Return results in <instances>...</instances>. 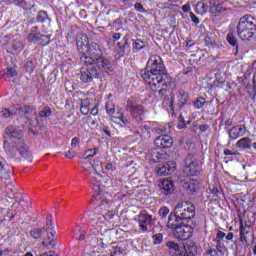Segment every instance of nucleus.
Segmentation results:
<instances>
[{"instance_id":"obj_1","label":"nucleus","mask_w":256,"mask_h":256,"mask_svg":"<svg viewBox=\"0 0 256 256\" xmlns=\"http://www.w3.org/2000/svg\"><path fill=\"white\" fill-rule=\"evenodd\" d=\"M140 75L153 91L169 87L173 83V78L165 70L163 59L158 55L149 58L146 68L141 70Z\"/></svg>"},{"instance_id":"obj_2","label":"nucleus","mask_w":256,"mask_h":256,"mask_svg":"<svg viewBox=\"0 0 256 256\" xmlns=\"http://www.w3.org/2000/svg\"><path fill=\"white\" fill-rule=\"evenodd\" d=\"M4 151L8 159H15V161H21L17 158V152L26 161H33V154L27 149L25 140L23 139V131L17 126H8L4 136Z\"/></svg>"},{"instance_id":"obj_3","label":"nucleus","mask_w":256,"mask_h":256,"mask_svg":"<svg viewBox=\"0 0 256 256\" xmlns=\"http://www.w3.org/2000/svg\"><path fill=\"white\" fill-rule=\"evenodd\" d=\"M80 63L86 67L94 65L98 69H102L104 73L113 71L111 61L103 56L101 46L97 43H91L86 47V51L80 56Z\"/></svg>"},{"instance_id":"obj_4","label":"nucleus","mask_w":256,"mask_h":256,"mask_svg":"<svg viewBox=\"0 0 256 256\" xmlns=\"http://www.w3.org/2000/svg\"><path fill=\"white\" fill-rule=\"evenodd\" d=\"M14 115H26V119L30 127H37L39 125V119L37 118V110L35 106L16 104L10 107V109L4 108L0 112L2 119H10Z\"/></svg>"},{"instance_id":"obj_5","label":"nucleus","mask_w":256,"mask_h":256,"mask_svg":"<svg viewBox=\"0 0 256 256\" xmlns=\"http://www.w3.org/2000/svg\"><path fill=\"white\" fill-rule=\"evenodd\" d=\"M111 205H113V202H109L107 199H102L100 202V205L94 208L92 212L89 213V223H90V231L94 233V235H97L100 233V235H103V233H109V230L107 229V224L104 221L103 216L101 213H103V207H108V209L111 208Z\"/></svg>"},{"instance_id":"obj_6","label":"nucleus","mask_w":256,"mask_h":256,"mask_svg":"<svg viewBox=\"0 0 256 256\" xmlns=\"http://www.w3.org/2000/svg\"><path fill=\"white\" fill-rule=\"evenodd\" d=\"M237 33L242 41H251L256 37V19L253 16L245 15L240 18L237 25Z\"/></svg>"},{"instance_id":"obj_7","label":"nucleus","mask_w":256,"mask_h":256,"mask_svg":"<svg viewBox=\"0 0 256 256\" xmlns=\"http://www.w3.org/2000/svg\"><path fill=\"white\" fill-rule=\"evenodd\" d=\"M166 247L168 249H171L172 251H175L174 256H195L197 255V246L193 243H190L187 245V247L181 248L177 243L173 241H168L166 243Z\"/></svg>"},{"instance_id":"obj_8","label":"nucleus","mask_w":256,"mask_h":256,"mask_svg":"<svg viewBox=\"0 0 256 256\" xmlns=\"http://www.w3.org/2000/svg\"><path fill=\"white\" fill-rule=\"evenodd\" d=\"M174 211L177 217H180L182 221H191L195 217V206L187 204V202L178 203Z\"/></svg>"},{"instance_id":"obj_9","label":"nucleus","mask_w":256,"mask_h":256,"mask_svg":"<svg viewBox=\"0 0 256 256\" xmlns=\"http://www.w3.org/2000/svg\"><path fill=\"white\" fill-rule=\"evenodd\" d=\"M91 69L81 68L78 77L82 83H93V79H99L103 69L98 68L97 66L90 65Z\"/></svg>"},{"instance_id":"obj_10","label":"nucleus","mask_w":256,"mask_h":256,"mask_svg":"<svg viewBox=\"0 0 256 256\" xmlns=\"http://www.w3.org/2000/svg\"><path fill=\"white\" fill-rule=\"evenodd\" d=\"M183 171L186 175H188V177H195L199 175V162H197V159H195V156L193 154H189L186 156L184 160Z\"/></svg>"},{"instance_id":"obj_11","label":"nucleus","mask_w":256,"mask_h":256,"mask_svg":"<svg viewBox=\"0 0 256 256\" xmlns=\"http://www.w3.org/2000/svg\"><path fill=\"white\" fill-rule=\"evenodd\" d=\"M134 220L138 223L141 231H149V225H153V216L145 211L140 212Z\"/></svg>"},{"instance_id":"obj_12","label":"nucleus","mask_w":256,"mask_h":256,"mask_svg":"<svg viewBox=\"0 0 256 256\" xmlns=\"http://www.w3.org/2000/svg\"><path fill=\"white\" fill-rule=\"evenodd\" d=\"M193 235V228L189 225H179L174 230V236L176 239H180L181 241H186V239H189Z\"/></svg>"},{"instance_id":"obj_13","label":"nucleus","mask_w":256,"mask_h":256,"mask_svg":"<svg viewBox=\"0 0 256 256\" xmlns=\"http://www.w3.org/2000/svg\"><path fill=\"white\" fill-rule=\"evenodd\" d=\"M177 168V164L174 161L165 162L163 164H159L156 167V173L159 177H163L165 175H171Z\"/></svg>"},{"instance_id":"obj_14","label":"nucleus","mask_w":256,"mask_h":256,"mask_svg":"<svg viewBox=\"0 0 256 256\" xmlns=\"http://www.w3.org/2000/svg\"><path fill=\"white\" fill-rule=\"evenodd\" d=\"M210 15L212 17H219V15L225 13V11H229L227 8V2H213L210 1Z\"/></svg>"},{"instance_id":"obj_15","label":"nucleus","mask_w":256,"mask_h":256,"mask_svg":"<svg viewBox=\"0 0 256 256\" xmlns=\"http://www.w3.org/2000/svg\"><path fill=\"white\" fill-rule=\"evenodd\" d=\"M90 183L91 185H93V197L94 199H96V201H103V199H107L105 197V194L103 193V191L101 190V183L99 181H97V177L95 176H90Z\"/></svg>"},{"instance_id":"obj_16","label":"nucleus","mask_w":256,"mask_h":256,"mask_svg":"<svg viewBox=\"0 0 256 256\" xmlns=\"http://www.w3.org/2000/svg\"><path fill=\"white\" fill-rule=\"evenodd\" d=\"M228 135H229L230 141H235L239 139V137H245V135H247V127H245V125L233 126L229 130Z\"/></svg>"},{"instance_id":"obj_17","label":"nucleus","mask_w":256,"mask_h":256,"mask_svg":"<svg viewBox=\"0 0 256 256\" xmlns=\"http://www.w3.org/2000/svg\"><path fill=\"white\" fill-rule=\"evenodd\" d=\"M154 144L158 149H170L173 147V138L167 134L161 135L154 140Z\"/></svg>"},{"instance_id":"obj_18","label":"nucleus","mask_w":256,"mask_h":256,"mask_svg":"<svg viewBox=\"0 0 256 256\" xmlns=\"http://www.w3.org/2000/svg\"><path fill=\"white\" fill-rule=\"evenodd\" d=\"M112 123H116V125H120V127H127L129 124V119L125 116V112H123V108H118L117 112L110 117Z\"/></svg>"},{"instance_id":"obj_19","label":"nucleus","mask_w":256,"mask_h":256,"mask_svg":"<svg viewBox=\"0 0 256 256\" xmlns=\"http://www.w3.org/2000/svg\"><path fill=\"white\" fill-rule=\"evenodd\" d=\"M0 179H4L5 181L11 179V167L7 165L5 159L0 156Z\"/></svg>"},{"instance_id":"obj_20","label":"nucleus","mask_w":256,"mask_h":256,"mask_svg":"<svg viewBox=\"0 0 256 256\" xmlns=\"http://www.w3.org/2000/svg\"><path fill=\"white\" fill-rule=\"evenodd\" d=\"M160 191L163 195H171L173 191H175V186L173 185V181L169 179H164L159 184Z\"/></svg>"},{"instance_id":"obj_21","label":"nucleus","mask_w":256,"mask_h":256,"mask_svg":"<svg viewBox=\"0 0 256 256\" xmlns=\"http://www.w3.org/2000/svg\"><path fill=\"white\" fill-rule=\"evenodd\" d=\"M127 109H129L132 117L135 119H139L143 115V107L133 104V100L131 99L127 101Z\"/></svg>"},{"instance_id":"obj_22","label":"nucleus","mask_w":256,"mask_h":256,"mask_svg":"<svg viewBox=\"0 0 256 256\" xmlns=\"http://www.w3.org/2000/svg\"><path fill=\"white\" fill-rule=\"evenodd\" d=\"M106 201H109L112 203V205L109 207L105 206L102 208V213L99 214V217H104V221H111L113 217H115V212H113V207H115V203L109 199L106 198Z\"/></svg>"},{"instance_id":"obj_23","label":"nucleus","mask_w":256,"mask_h":256,"mask_svg":"<svg viewBox=\"0 0 256 256\" xmlns=\"http://www.w3.org/2000/svg\"><path fill=\"white\" fill-rule=\"evenodd\" d=\"M181 218L177 216V213H170L168 216V222H167V227L168 229H174V231L177 229V227L181 226Z\"/></svg>"},{"instance_id":"obj_24","label":"nucleus","mask_w":256,"mask_h":256,"mask_svg":"<svg viewBox=\"0 0 256 256\" xmlns=\"http://www.w3.org/2000/svg\"><path fill=\"white\" fill-rule=\"evenodd\" d=\"M189 103V92L185 90H179L177 94V105L179 109H183V106Z\"/></svg>"},{"instance_id":"obj_25","label":"nucleus","mask_w":256,"mask_h":256,"mask_svg":"<svg viewBox=\"0 0 256 256\" xmlns=\"http://www.w3.org/2000/svg\"><path fill=\"white\" fill-rule=\"evenodd\" d=\"M88 45H89V38L83 33H78L76 36V46L78 51H81L83 47L87 49Z\"/></svg>"},{"instance_id":"obj_26","label":"nucleus","mask_w":256,"mask_h":256,"mask_svg":"<svg viewBox=\"0 0 256 256\" xmlns=\"http://www.w3.org/2000/svg\"><path fill=\"white\" fill-rule=\"evenodd\" d=\"M41 32H39V27L34 26L31 28L30 33L27 36L28 43H35L38 41Z\"/></svg>"},{"instance_id":"obj_27","label":"nucleus","mask_w":256,"mask_h":256,"mask_svg":"<svg viewBox=\"0 0 256 256\" xmlns=\"http://www.w3.org/2000/svg\"><path fill=\"white\" fill-rule=\"evenodd\" d=\"M15 5L18 7H22L25 11H28L29 9H33L35 7V2L33 0H13Z\"/></svg>"},{"instance_id":"obj_28","label":"nucleus","mask_w":256,"mask_h":256,"mask_svg":"<svg viewBox=\"0 0 256 256\" xmlns=\"http://www.w3.org/2000/svg\"><path fill=\"white\" fill-rule=\"evenodd\" d=\"M253 140L249 137H243L237 141L236 147L239 149H251V143Z\"/></svg>"},{"instance_id":"obj_29","label":"nucleus","mask_w":256,"mask_h":256,"mask_svg":"<svg viewBox=\"0 0 256 256\" xmlns=\"http://www.w3.org/2000/svg\"><path fill=\"white\" fill-rule=\"evenodd\" d=\"M49 43H51V35H45L40 33L36 45H38L39 47H47Z\"/></svg>"},{"instance_id":"obj_30","label":"nucleus","mask_w":256,"mask_h":256,"mask_svg":"<svg viewBox=\"0 0 256 256\" xmlns=\"http://www.w3.org/2000/svg\"><path fill=\"white\" fill-rule=\"evenodd\" d=\"M17 76V70L15 68H7L3 72H0V79H13Z\"/></svg>"},{"instance_id":"obj_31","label":"nucleus","mask_w":256,"mask_h":256,"mask_svg":"<svg viewBox=\"0 0 256 256\" xmlns=\"http://www.w3.org/2000/svg\"><path fill=\"white\" fill-rule=\"evenodd\" d=\"M226 41L231 45L232 47L235 48V55L239 53V45L237 44V37L233 33H228L226 37Z\"/></svg>"},{"instance_id":"obj_32","label":"nucleus","mask_w":256,"mask_h":256,"mask_svg":"<svg viewBox=\"0 0 256 256\" xmlns=\"http://www.w3.org/2000/svg\"><path fill=\"white\" fill-rule=\"evenodd\" d=\"M73 233H74L73 237L77 241L85 240L86 232H85V230H83V228H81V226H76L75 229L73 230Z\"/></svg>"},{"instance_id":"obj_33","label":"nucleus","mask_w":256,"mask_h":256,"mask_svg":"<svg viewBox=\"0 0 256 256\" xmlns=\"http://www.w3.org/2000/svg\"><path fill=\"white\" fill-rule=\"evenodd\" d=\"M148 157L153 161V163H159V161H163L165 156L157 150H151Z\"/></svg>"},{"instance_id":"obj_34","label":"nucleus","mask_w":256,"mask_h":256,"mask_svg":"<svg viewBox=\"0 0 256 256\" xmlns=\"http://www.w3.org/2000/svg\"><path fill=\"white\" fill-rule=\"evenodd\" d=\"M46 227L47 229H45L46 231H50V235H52V237H55V227L53 226V215L48 214L47 215V219H46Z\"/></svg>"},{"instance_id":"obj_35","label":"nucleus","mask_w":256,"mask_h":256,"mask_svg":"<svg viewBox=\"0 0 256 256\" xmlns=\"http://www.w3.org/2000/svg\"><path fill=\"white\" fill-rule=\"evenodd\" d=\"M195 11L198 15H205L207 11H209V5L203 2H198L195 6Z\"/></svg>"},{"instance_id":"obj_36","label":"nucleus","mask_w":256,"mask_h":256,"mask_svg":"<svg viewBox=\"0 0 256 256\" xmlns=\"http://www.w3.org/2000/svg\"><path fill=\"white\" fill-rule=\"evenodd\" d=\"M43 247H51L52 249L57 246V239H55V236H48L42 241Z\"/></svg>"},{"instance_id":"obj_37","label":"nucleus","mask_w":256,"mask_h":256,"mask_svg":"<svg viewBox=\"0 0 256 256\" xmlns=\"http://www.w3.org/2000/svg\"><path fill=\"white\" fill-rule=\"evenodd\" d=\"M200 187H201V184H199V181L197 180H190L187 183V189L190 190L191 193H197Z\"/></svg>"},{"instance_id":"obj_38","label":"nucleus","mask_w":256,"mask_h":256,"mask_svg":"<svg viewBox=\"0 0 256 256\" xmlns=\"http://www.w3.org/2000/svg\"><path fill=\"white\" fill-rule=\"evenodd\" d=\"M36 19L38 23H45L46 21L51 22V18H49V14H47V11L45 10H40Z\"/></svg>"},{"instance_id":"obj_39","label":"nucleus","mask_w":256,"mask_h":256,"mask_svg":"<svg viewBox=\"0 0 256 256\" xmlns=\"http://www.w3.org/2000/svg\"><path fill=\"white\" fill-rule=\"evenodd\" d=\"M106 113L110 117H113L115 115V104L111 100H107L106 105H105Z\"/></svg>"},{"instance_id":"obj_40","label":"nucleus","mask_w":256,"mask_h":256,"mask_svg":"<svg viewBox=\"0 0 256 256\" xmlns=\"http://www.w3.org/2000/svg\"><path fill=\"white\" fill-rule=\"evenodd\" d=\"M45 231V227L34 228L30 231V235L31 237H33V239H40V237L43 235V233H45Z\"/></svg>"},{"instance_id":"obj_41","label":"nucleus","mask_w":256,"mask_h":256,"mask_svg":"<svg viewBox=\"0 0 256 256\" xmlns=\"http://www.w3.org/2000/svg\"><path fill=\"white\" fill-rule=\"evenodd\" d=\"M12 47H13L14 51L19 53V52L23 51V49L25 48V44H23V41L16 39L12 42Z\"/></svg>"},{"instance_id":"obj_42","label":"nucleus","mask_w":256,"mask_h":256,"mask_svg":"<svg viewBox=\"0 0 256 256\" xmlns=\"http://www.w3.org/2000/svg\"><path fill=\"white\" fill-rule=\"evenodd\" d=\"M147 45V42L141 40V39H136L134 40L133 43V49H136V51H141Z\"/></svg>"},{"instance_id":"obj_43","label":"nucleus","mask_w":256,"mask_h":256,"mask_svg":"<svg viewBox=\"0 0 256 256\" xmlns=\"http://www.w3.org/2000/svg\"><path fill=\"white\" fill-rule=\"evenodd\" d=\"M97 153H99V148L88 149L84 153V155H85L84 159H91V158L95 157V155H97Z\"/></svg>"},{"instance_id":"obj_44","label":"nucleus","mask_w":256,"mask_h":256,"mask_svg":"<svg viewBox=\"0 0 256 256\" xmlns=\"http://www.w3.org/2000/svg\"><path fill=\"white\" fill-rule=\"evenodd\" d=\"M156 133H171V125L166 124L155 128Z\"/></svg>"},{"instance_id":"obj_45","label":"nucleus","mask_w":256,"mask_h":256,"mask_svg":"<svg viewBox=\"0 0 256 256\" xmlns=\"http://www.w3.org/2000/svg\"><path fill=\"white\" fill-rule=\"evenodd\" d=\"M106 173L109 175H115V171H117V168L115 167V164L108 162L105 165Z\"/></svg>"},{"instance_id":"obj_46","label":"nucleus","mask_w":256,"mask_h":256,"mask_svg":"<svg viewBox=\"0 0 256 256\" xmlns=\"http://www.w3.org/2000/svg\"><path fill=\"white\" fill-rule=\"evenodd\" d=\"M40 117L47 119V117H51V108L49 106H45L43 110L39 113Z\"/></svg>"},{"instance_id":"obj_47","label":"nucleus","mask_w":256,"mask_h":256,"mask_svg":"<svg viewBox=\"0 0 256 256\" xmlns=\"http://www.w3.org/2000/svg\"><path fill=\"white\" fill-rule=\"evenodd\" d=\"M9 212H7V210H5L4 208H1L0 207V227L2 226V225H4V223H5V217H7V214H8Z\"/></svg>"},{"instance_id":"obj_48","label":"nucleus","mask_w":256,"mask_h":256,"mask_svg":"<svg viewBox=\"0 0 256 256\" xmlns=\"http://www.w3.org/2000/svg\"><path fill=\"white\" fill-rule=\"evenodd\" d=\"M129 45V37H124V44L121 45V42H118V47L120 49V53H125V48Z\"/></svg>"},{"instance_id":"obj_49","label":"nucleus","mask_w":256,"mask_h":256,"mask_svg":"<svg viewBox=\"0 0 256 256\" xmlns=\"http://www.w3.org/2000/svg\"><path fill=\"white\" fill-rule=\"evenodd\" d=\"M205 105V98L201 97L194 101L195 109H201Z\"/></svg>"},{"instance_id":"obj_50","label":"nucleus","mask_w":256,"mask_h":256,"mask_svg":"<svg viewBox=\"0 0 256 256\" xmlns=\"http://www.w3.org/2000/svg\"><path fill=\"white\" fill-rule=\"evenodd\" d=\"M153 243L154 245H160V243H163V234L158 233L153 236Z\"/></svg>"},{"instance_id":"obj_51","label":"nucleus","mask_w":256,"mask_h":256,"mask_svg":"<svg viewBox=\"0 0 256 256\" xmlns=\"http://www.w3.org/2000/svg\"><path fill=\"white\" fill-rule=\"evenodd\" d=\"M168 215H169V208H167V206H163L162 208H160L159 216L162 219H165Z\"/></svg>"},{"instance_id":"obj_52","label":"nucleus","mask_w":256,"mask_h":256,"mask_svg":"<svg viewBox=\"0 0 256 256\" xmlns=\"http://www.w3.org/2000/svg\"><path fill=\"white\" fill-rule=\"evenodd\" d=\"M224 239H225V232L219 230L217 232V235H216V238H215V242L216 243H223Z\"/></svg>"},{"instance_id":"obj_53","label":"nucleus","mask_w":256,"mask_h":256,"mask_svg":"<svg viewBox=\"0 0 256 256\" xmlns=\"http://www.w3.org/2000/svg\"><path fill=\"white\" fill-rule=\"evenodd\" d=\"M80 111L82 115H87V113H89V105L87 104L86 101L81 103Z\"/></svg>"},{"instance_id":"obj_54","label":"nucleus","mask_w":256,"mask_h":256,"mask_svg":"<svg viewBox=\"0 0 256 256\" xmlns=\"http://www.w3.org/2000/svg\"><path fill=\"white\" fill-rule=\"evenodd\" d=\"M249 225H243V222L240 223V235H249Z\"/></svg>"},{"instance_id":"obj_55","label":"nucleus","mask_w":256,"mask_h":256,"mask_svg":"<svg viewBox=\"0 0 256 256\" xmlns=\"http://www.w3.org/2000/svg\"><path fill=\"white\" fill-rule=\"evenodd\" d=\"M25 68L28 73H33L35 66L33 65L32 61H27L25 64Z\"/></svg>"},{"instance_id":"obj_56","label":"nucleus","mask_w":256,"mask_h":256,"mask_svg":"<svg viewBox=\"0 0 256 256\" xmlns=\"http://www.w3.org/2000/svg\"><path fill=\"white\" fill-rule=\"evenodd\" d=\"M134 8L138 11V13H146L145 8L139 2L134 4Z\"/></svg>"},{"instance_id":"obj_57","label":"nucleus","mask_w":256,"mask_h":256,"mask_svg":"<svg viewBox=\"0 0 256 256\" xmlns=\"http://www.w3.org/2000/svg\"><path fill=\"white\" fill-rule=\"evenodd\" d=\"M83 173H85V177H91V173H95V168H93V166L89 169L84 168Z\"/></svg>"},{"instance_id":"obj_58","label":"nucleus","mask_w":256,"mask_h":256,"mask_svg":"<svg viewBox=\"0 0 256 256\" xmlns=\"http://www.w3.org/2000/svg\"><path fill=\"white\" fill-rule=\"evenodd\" d=\"M190 18H191V22L195 23V25H199V23H201V21L199 20V17H196L193 12H190Z\"/></svg>"},{"instance_id":"obj_59","label":"nucleus","mask_w":256,"mask_h":256,"mask_svg":"<svg viewBox=\"0 0 256 256\" xmlns=\"http://www.w3.org/2000/svg\"><path fill=\"white\" fill-rule=\"evenodd\" d=\"M210 193H212L214 197H218V198H219V195H221V191H219V188L217 187L210 188Z\"/></svg>"},{"instance_id":"obj_60","label":"nucleus","mask_w":256,"mask_h":256,"mask_svg":"<svg viewBox=\"0 0 256 256\" xmlns=\"http://www.w3.org/2000/svg\"><path fill=\"white\" fill-rule=\"evenodd\" d=\"M80 139H79V137H74V138H72V141H71V147L73 148V149H75V147H77V145L80 143Z\"/></svg>"},{"instance_id":"obj_61","label":"nucleus","mask_w":256,"mask_h":256,"mask_svg":"<svg viewBox=\"0 0 256 256\" xmlns=\"http://www.w3.org/2000/svg\"><path fill=\"white\" fill-rule=\"evenodd\" d=\"M101 132H102V133H105V135H107V137H111V130H109V127L103 126V127L101 128Z\"/></svg>"},{"instance_id":"obj_62","label":"nucleus","mask_w":256,"mask_h":256,"mask_svg":"<svg viewBox=\"0 0 256 256\" xmlns=\"http://www.w3.org/2000/svg\"><path fill=\"white\" fill-rule=\"evenodd\" d=\"M39 256H59V255H57V253L55 251L50 250L48 252H44V253L40 254Z\"/></svg>"},{"instance_id":"obj_63","label":"nucleus","mask_w":256,"mask_h":256,"mask_svg":"<svg viewBox=\"0 0 256 256\" xmlns=\"http://www.w3.org/2000/svg\"><path fill=\"white\" fill-rule=\"evenodd\" d=\"M66 159H73V157H75V152L69 150L67 152L64 153Z\"/></svg>"},{"instance_id":"obj_64","label":"nucleus","mask_w":256,"mask_h":256,"mask_svg":"<svg viewBox=\"0 0 256 256\" xmlns=\"http://www.w3.org/2000/svg\"><path fill=\"white\" fill-rule=\"evenodd\" d=\"M207 253H208V255H210V256H218V255H219V253H217V251H216L215 249H209V250L207 251Z\"/></svg>"}]
</instances>
